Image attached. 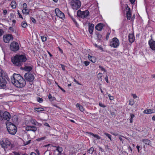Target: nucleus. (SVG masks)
<instances>
[{
  "instance_id": "obj_53",
  "label": "nucleus",
  "mask_w": 155,
  "mask_h": 155,
  "mask_svg": "<svg viewBox=\"0 0 155 155\" xmlns=\"http://www.w3.org/2000/svg\"><path fill=\"white\" fill-rule=\"evenodd\" d=\"M122 137H124V136H119V139L120 140L122 141V143H123V139H122Z\"/></svg>"
},
{
  "instance_id": "obj_32",
  "label": "nucleus",
  "mask_w": 155,
  "mask_h": 155,
  "mask_svg": "<svg viewBox=\"0 0 155 155\" xmlns=\"http://www.w3.org/2000/svg\"><path fill=\"white\" fill-rule=\"evenodd\" d=\"M32 68L30 66H26L25 68V70L28 71H30L32 70Z\"/></svg>"
},
{
  "instance_id": "obj_28",
  "label": "nucleus",
  "mask_w": 155,
  "mask_h": 155,
  "mask_svg": "<svg viewBox=\"0 0 155 155\" xmlns=\"http://www.w3.org/2000/svg\"><path fill=\"white\" fill-rule=\"evenodd\" d=\"M34 110L37 112L42 111L44 110V109L42 107H35L34 108Z\"/></svg>"
},
{
  "instance_id": "obj_61",
  "label": "nucleus",
  "mask_w": 155,
  "mask_h": 155,
  "mask_svg": "<svg viewBox=\"0 0 155 155\" xmlns=\"http://www.w3.org/2000/svg\"><path fill=\"white\" fill-rule=\"evenodd\" d=\"M111 133L112 134H113V135H114V136H117V135H118V134L117 133H114L112 132V133Z\"/></svg>"
},
{
  "instance_id": "obj_7",
  "label": "nucleus",
  "mask_w": 155,
  "mask_h": 155,
  "mask_svg": "<svg viewBox=\"0 0 155 155\" xmlns=\"http://www.w3.org/2000/svg\"><path fill=\"white\" fill-rule=\"evenodd\" d=\"M7 77V75L4 73L2 74V75H0V86L3 87L6 85L7 81L6 79Z\"/></svg>"
},
{
  "instance_id": "obj_5",
  "label": "nucleus",
  "mask_w": 155,
  "mask_h": 155,
  "mask_svg": "<svg viewBox=\"0 0 155 155\" xmlns=\"http://www.w3.org/2000/svg\"><path fill=\"white\" fill-rule=\"evenodd\" d=\"M81 3L79 0H73L71 2L72 8L74 9H78L81 6Z\"/></svg>"
},
{
  "instance_id": "obj_37",
  "label": "nucleus",
  "mask_w": 155,
  "mask_h": 155,
  "mask_svg": "<svg viewBox=\"0 0 155 155\" xmlns=\"http://www.w3.org/2000/svg\"><path fill=\"white\" fill-rule=\"evenodd\" d=\"M71 19H72V21H73V22H74L75 24L77 26H78V25L77 21H76L75 19L74 18H73L72 17H71Z\"/></svg>"
},
{
  "instance_id": "obj_64",
  "label": "nucleus",
  "mask_w": 155,
  "mask_h": 155,
  "mask_svg": "<svg viewBox=\"0 0 155 155\" xmlns=\"http://www.w3.org/2000/svg\"><path fill=\"white\" fill-rule=\"evenodd\" d=\"M30 155H37L34 152H32L31 153Z\"/></svg>"
},
{
  "instance_id": "obj_51",
  "label": "nucleus",
  "mask_w": 155,
  "mask_h": 155,
  "mask_svg": "<svg viewBox=\"0 0 155 155\" xmlns=\"http://www.w3.org/2000/svg\"><path fill=\"white\" fill-rule=\"evenodd\" d=\"M99 68L101 69V70L102 71H105V69L103 68V67H102L101 66H99Z\"/></svg>"
},
{
  "instance_id": "obj_11",
  "label": "nucleus",
  "mask_w": 155,
  "mask_h": 155,
  "mask_svg": "<svg viewBox=\"0 0 155 155\" xmlns=\"http://www.w3.org/2000/svg\"><path fill=\"white\" fill-rule=\"evenodd\" d=\"M25 77L26 80L30 82L33 81L34 79V75L29 73H26L25 75Z\"/></svg>"
},
{
  "instance_id": "obj_21",
  "label": "nucleus",
  "mask_w": 155,
  "mask_h": 155,
  "mask_svg": "<svg viewBox=\"0 0 155 155\" xmlns=\"http://www.w3.org/2000/svg\"><path fill=\"white\" fill-rule=\"evenodd\" d=\"M88 57L89 60L92 62L95 63L96 61V58L94 57L88 55Z\"/></svg>"
},
{
  "instance_id": "obj_23",
  "label": "nucleus",
  "mask_w": 155,
  "mask_h": 155,
  "mask_svg": "<svg viewBox=\"0 0 155 155\" xmlns=\"http://www.w3.org/2000/svg\"><path fill=\"white\" fill-rule=\"evenodd\" d=\"M142 141L145 144L148 145H151V142L150 140H148L144 139V140H143Z\"/></svg>"
},
{
  "instance_id": "obj_47",
  "label": "nucleus",
  "mask_w": 155,
  "mask_h": 155,
  "mask_svg": "<svg viewBox=\"0 0 155 155\" xmlns=\"http://www.w3.org/2000/svg\"><path fill=\"white\" fill-rule=\"evenodd\" d=\"M4 33V32L3 30L1 29H0V37Z\"/></svg>"
},
{
  "instance_id": "obj_50",
  "label": "nucleus",
  "mask_w": 155,
  "mask_h": 155,
  "mask_svg": "<svg viewBox=\"0 0 155 155\" xmlns=\"http://www.w3.org/2000/svg\"><path fill=\"white\" fill-rule=\"evenodd\" d=\"M99 105L100 106L102 107H106L105 105H104V104L101 103H99Z\"/></svg>"
},
{
  "instance_id": "obj_25",
  "label": "nucleus",
  "mask_w": 155,
  "mask_h": 155,
  "mask_svg": "<svg viewBox=\"0 0 155 155\" xmlns=\"http://www.w3.org/2000/svg\"><path fill=\"white\" fill-rule=\"evenodd\" d=\"M11 6L12 8H15L16 6V4L15 1L13 0L12 2L11 3Z\"/></svg>"
},
{
  "instance_id": "obj_17",
  "label": "nucleus",
  "mask_w": 155,
  "mask_h": 155,
  "mask_svg": "<svg viewBox=\"0 0 155 155\" xmlns=\"http://www.w3.org/2000/svg\"><path fill=\"white\" fill-rule=\"evenodd\" d=\"M103 26L104 25L103 24L101 23H99L96 25L95 28L98 31H101L102 30Z\"/></svg>"
},
{
  "instance_id": "obj_40",
  "label": "nucleus",
  "mask_w": 155,
  "mask_h": 155,
  "mask_svg": "<svg viewBox=\"0 0 155 155\" xmlns=\"http://www.w3.org/2000/svg\"><path fill=\"white\" fill-rule=\"evenodd\" d=\"M41 38L43 42L47 40L46 37L43 36H41Z\"/></svg>"
},
{
  "instance_id": "obj_63",
  "label": "nucleus",
  "mask_w": 155,
  "mask_h": 155,
  "mask_svg": "<svg viewBox=\"0 0 155 155\" xmlns=\"http://www.w3.org/2000/svg\"><path fill=\"white\" fill-rule=\"evenodd\" d=\"M14 155H19V153L15 152H14Z\"/></svg>"
},
{
  "instance_id": "obj_3",
  "label": "nucleus",
  "mask_w": 155,
  "mask_h": 155,
  "mask_svg": "<svg viewBox=\"0 0 155 155\" xmlns=\"http://www.w3.org/2000/svg\"><path fill=\"white\" fill-rule=\"evenodd\" d=\"M0 144L5 150L7 148H10L12 146V143L10 140L7 138L4 137L0 140Z\"/></svg>"
},
{
  "instance_id": "obj_49",
  "label": "nucleus",
  "mask_w": 155,
  "mask_h": 155,
  "mask_svg": "<svg viewBox=\"0 0 155 155\" xmlns=\"http://www.w3.org/2000/svg\"><path fill=\"white\" fill-rule=\"evenodd\" d=\"M27 7V4L25 3H24L23 5V9L26 8Z\"/></svg>"
},
{
  "instance_id": "obj_13",
  "label": "nucleus",
  "mask_w": 155,
  "mask_h": 155,
  "mask_svg": "<svg viewBox=\"0 0 155 155\" xmlns=\"http://www.w3.org/2000/svg\"><path fill=\"white\" fill-rule=\"evenodd\" d=\"M2 117L3 119L9 121L10 119L11 116L8 112L5 111L3 114Z\"/></svg>"
},
{
  "instance_id": "obj_55",
  "label": "nucleus",
  "mask_w": 155,
  "mask_h": 155,
  "mask_svg": "<svg viewBox=\"0 0 155 155\" xmlns=\"http://www.w3.org/2000/svg\"><path fill=\"white\" fill-rule=\"evenodd\" d=\"M58 48L60 52L62 54H63V51L59 47H58Z\"/></svg>"
},
{
  "instance_id": "obj_39",
  "label": "nucleus",
  "mask_w": 155,
  "mask_h": 155,
  "mask_svg": "<svg viewBox=\"0 0 155 155\" xmlns=\"http://www.w3.org/2000/svg\"><path fill=\"white\" fill-rule=\"evenodd\" d=\"M134 103V101L133 100H130L129 101V104L131 106L133 105Z\"/></svg>"
},
{
  "instance_id": "obj_44",
  "label": "nucleus",
  "mask_w": 155,
  "mask_h": 155,
  "mask_svg": "<svg viewBox=\"0 0 155 155\" xmlns=\"http://www.w3.org/2000/svg\"><path fill=\"white\" fill-rule=\"evenodd\" d=\"M97 37L99 40H101L102 39V36L100 34H97Z\"/></svg>"
},
{
  "instance_id": "obj_15",
  "label": "nucleus",
  "mask_w": 155,
  "mask_h": 155,
  "mask_svg": "<svg viewBox=\"0 0 155 155\" xmlns=\"http://www.w3.org/2000/svg\"><path fill=\"white\" fill-rule=\"evenodd\" d=\"M25 129L27 131H32L34 132H35L37 130V128L34 126H27L26 127Z\"/></svg>"
},
{
  "instance_id": "obj_34",
  "label": "nucleus",
  "mask_w": 155,
  "mask_h": 155,
  "mask_svg": "<svg viewBox=\"0 0 155 155\" xmlns=\"http://www.w3.org/2000/svg\"><path fill=\"white\" fill-rule=\"evenodd\" d=\"M56 150H57L59 152V153L60 154L61 153L62 151V149L60 147H57Z\"/></svg>"
},
{
  "instance_id": "obj_54",
  "label": "nucleus",
  "mask_w": 155,
  "mask_h": 155,
  "mask_svg": "<svg viewBox=\"0 0 155 155\" xmlns=\"http://www.w3.org/2000/svg\"><path fill=\"white\" fill-rule=\"evenodd\" d=\"M105 79L106 82L107 83H109L108 81V76H107L105 78Z\"/></svg>"
},
{
  "instance_id": "obj_48",
  "label": "nucleus",
  "mask_w": 155,
  "mask_h": 155,
  "mask_svg": "<svg viewBox=\"0 0 155 155\" xmlns=\"http://www.w3.org/2000/svg\"><path fill=\"white\" fill-rule=\"evenodd\" d=\"M0 73L1 74L0 75H2V74H3V73H4L5 74H7L5 72L1 69H0Z\"/></svg>"
},
{
  "instance_id": "obj_24",
  "label": "nucleus",
  "mask_w": 155,
  "mask_h": 155,
  "mask_svg": "<svg viewBox=\"0 0 155 155\" xmlns=\"http://www.w3.org/2000/svg\"><path fill=\"white\" fill-rule=\"evenodd\" d=\"M88 134H89L91 135L93 137H94L95 138H96L98 140H99L101 138L97 134H94L93 133L91 132L89 133Z\"/></svg>"
},
{
  "instance_id": "obj_60",
  "label": "nucleus",
  "mask_w": 155,
  "mask_h": 155,
  "mask_svg": "<svg viewBox=\"0 0 155 155\" xmlns=\"http://www.w3.org/2000/svg\"><path fill=\"white\" fill-rule=\"evenodd\" d=\"M31 19L33 22L34 23L35 22V20L34 18H32Z\"/></svg>"
},
{
  "instance_id": "obj_12",
  "label": "nucleus",
  "mask_w": 155,
  "mask_h": 155,
  "mask_svg": "<svg viewBox=\"0 0 155 155\" xmlns=\"http://www.w3.org/2000/svg\"><path fill=\"white\" fill-rule=\"evenodd\" d=\"M55 12L56 15L58 17L62 19L64 18V14L58 8H56L55 10Z\"/></svg>"
},
{
  "instance_id": "obj_16",
  "label": "nucleus",
  "mask_w": 155,
  "mask_h": 155,
  "mask_svg": "<svg viewBox=\"0 0 155 155\" xmlns=\"http://www.w3.org/2000/svg\"><path fill=\"white\" fill-rule=\"evenodd\" d=\"M94 25L93 24H89L88 30L90 34H91L93 32Z\"/></svg>"
},
{
  "instance_id": "obj_62",
  "label": "nucleus",
  "mask_w": 155,
  "mask_h": 155,
  "mask_svg": "<svg viewBox=\"0 0 155 155\" xmlns=\"http://www.w3.org/2000/svg\"><path fill=\"white\" fill-rule=\"evenodd\" d=\"M137 150H138V152H139V148H140V147L139 146H138L137 145L136 147Z\"/></svg>"
},
{
  "instance_id": "obj_59",
  "label": "nucleus",
  "mask_w": 155,
  "mask_h": 155,
  "mask_svg": "<svg viewBox=\"0 0 155 155\" xmlns=\"http://www.w3.org/2000/svg\"><path fill=\"white\" fill-rule=\"evenodd\" d=\"M18 16L19 18H21L22 19H23L22 16L20 14H19Z\"/></svg>"
},
{
  "instance_id": "obj_46",
  "label": "nucleus",
  "mask_w": 155,
  "mask_h": 155,
  "mask_svg": "<svg viewBox=\"0 0 155 155\" xmlns=\"http://www.w3.org/2000/svg\"><path fill=\"white\" fill-rule=\"evenodd\" d=\"M84 63L86 66H87L89 65L90 62L87 61H85L84 62Z\"/></svg>"
},
{
  "instance_id": "obj_1",
  "label": "nucleus",
  "mask_w": 155,
  "mask_h": 155,
  "mask_svg": "<svg viewBox=\"0 0 155 155\" xmlns=\"http://www.w3.org/2000/svg\"><path fill=\"white\" fill-rule=\"evenodd\" d=\"M11 79L12 82L17 87H22L25 85V79L19 74H14Z\"/></svg>"
},
{
  "instance_id": "obj_42",
  "label": "nucleus",
  "mask_w": 155,
  "mask_h": 155,
  "mask_svg": "<svg viewBox=\"0 0 155 155\" xmlns=\"http://www.w3.org/2000/svg\"><path fill=\"white\" fill-rule=\"evenodd\" d=\"M30 121L32 124L36 125V122L35 120L33 119H31L30 120Z\"/></svg>"
},
{
  "instance_id": "obj_30",
  "label": "nucleus",
  "mask_w": 155,
  "mask_h": 155,
  "mask_svg": "<svg viewBox=\"0 0 155 155\" xmlns=\"http://www.w3.org/2000/svg\"><path fill=\"white\" fill-rule=\"evenodd\" d=\"M102 74L101 73H99L97 74V78L99 80H100L101 81H102Z\"/></svg>"
},
{
  "instance_id": "obj_10",
  "label": "nucleus",
  "mask_w": 155,
  "mask_h": 155,
  "mask_svg": "<svg viewBox=\"0 0 155 155\" xmlns=\"http://www.w3.org/2000/svg\"><path fill=\"white\" fill-rule=\"evenodd\" d=\"M3 40L4 42L8 43L10 41H12L13 39L12 35L11 34H6L3 36Z\"/></svg>"
},
{
  "instance_id": "obj_14",
  "label": "nucleus",
  "mask_w": 155,
  "mask_h": 155,
  "mask_svg": "<svg viewBox=\"0 0 155 155\" xmlns=\"http://www.w3.org/2000/svg\"><path fill=\"white\" fill-rule=\"evenodd\" d=\"M150 48L153 50H155V41L151 38L148 41Z\"/></svg>"
},
{
  "instance_id": "obj_36",
  "label": "nucleus",
  "mask_w": 155,
  "mask_h": 155,
  "mask_svg": "<svg viewBox=\"0 0 155 155\" xmlns=\"http://www.w3.org/2000/svg\"><path fill=\"white\" fill-rule=\"evenodd\" d=\"M104 134L111 141H112V139L111 138V136L110 134L106 133H104Z\"/></svg>"
},
{
  "instance_id": "obj_56",
  "label": "nucleus",
  "mask_w": 155,
  "mask_h": 155,
  "mask_svg": "<svg viewBox=\"0 0 155 155\" xmlns=\"http://www.w3.org/2000/svg\"><path fill=\"white\" fill-rule=\"evenodd\" d=\"M31 141V140H28V141H27L26 142V143H25V144L26 145H28V144H29V143H30V141Z\"/></svg>"
},
{
  "instance_id": "obj_8",
  "label": "nucleus",
  "mask_w": 155,
  "mask_h": 155,
  "mask_svg": "<svg viewBox=\"0 0 155 155\" xmlns=\"http://www.w3.org/2000/svg\"><path fill=\"white\" fill-rule=\"evenodd\" d=\"M10 48L11 50L14 52L17 51L19 48L18 43L15 41H13L11 43Z\"/></svg>"
},
{
  "instance_id": "obj_6",
  "label": "nucleus",
  "mask_w": 155,
  "mask_h": 155,
  "mask_svg": "<svg viewBox=\"0 0 155 155\" xmlns=\"http://www.w3.org/2000/svg\"><path fill=\"white\" fill-rule=\"evenodd\" d=\"M120 45V42L118 39L116 38H114L112 39L110 42V46L114 48L118 47Z\"/></svg>"
},
{
  "instance_id": "obj_58",
  "label": "nucleus",
  "mask_w": 155,
  "mask_h": 155,
  "mask_svg": "<svg viewBox=\"0 0 155 155\" xmlns=\"http://www.w3.org/2000/svg\"><path fill=\"white\" fill-rule=\"evenodd\" d=\"M61 68H62V69L64 71V66L62 64H61Z\"/></svg>"
},
{
  "instance_id": "obj_31",
  "label": "nucleus",
  "mask_w": 155,
  "mask_h": 155,
  "mask_svg": "<svg viewBox=\"0 0 155 155\" xmlns=\"http://www.w3.org/2000/svg\"><path fill=\"white\" fill-rule=\"evenodd\" d=\"M94 149L93 148L91 147L89 150H88L87 152L89 153L92 154L94 151Z\"/></svg>"
},
{
  "instance_id": "obj_43",
  "label": "nucleus",
  "mask_w": 155,
  "mask_h": 155,
  "mask_svg": "<svg viewBox=\"0 0 155 155\" xmlns=\"http://www.w3.org/2000/svg\"><path fill=\"white\" fill-rule=\"evenodd\" d=\"M45 137H42L41 138H40L37 139V141H41L43 140H44V139H45Z\"/></svg>"
},
{
  "instance_id": "obj_22",
  "label": "nucleus",
  "mask_w": 155,
  "mask_h": 155,
  "mask_svg": "<svg viewBox=\"0 0 155 155\" xmlns=\"http://www.w3.org/2000/svg\"><path fill=\"white\" fill-rule=\"evenodd\" d=\"M76 107L77 108H78L81 111L83 112L84 110V108L83 106L81 105L79 103H77L76 104Z\"/></svg>"
},
{
  "instance_id": "obj_38",
  "label": "nucleus",
  "mask_w": 155,
  "mask_h": 155,
  "mask_svg": "<svg viewBox=\"0 0 155 155\" xmlns=\"http://www.w3.org/2000/svg\"><path fill=\"white\" fill-rule=\"evenodd\" d=\"M9 29L10 31V32L11 33H13L15 32V31L14 30V28L12 27H10L9 28Z\"/></svg>"
},
{
  "instance_id": "obj_20",
  "label": "nucleus",
  "mask_w": 155,
  "mask_h": 155,
  "mask_svg": "<svg viewBox=\"0 0 155 155\" xmlns=\"http://www.w3.org/2000/svg\"><path fill=\"white\" fill-rule=\"evenodd\" d=\"M155 110L154 109H147L144 110L143 112L146 114H150L153 113L154 112Z\"/></svg>"
},
{
  "instance_id": "obj_35",
  "label": "nucleus",
  "mask_w": 155,
  "mask_h": 155,
  "mask_svg": "<svg viewBox=\"0 0 155 155\" xmlns=\"http://www.w3.org/2000/svg\"><path fill=\"white\" fill-rule=\"evenodd\" d=\"M21 25L23 28H25L27 27V24L25 21H23L21 23Z\"/></svg>"
},
{
  "instance_id": "obj_9",
  "label": "nucleus",
  "mask_w": 155,
  "mask_h": 155,
  "mask_svg": "<svg viewBox=\"0 0 155 155\" xmlns=\"http://www.w3.org/2000/svg\"><path fill=\"white\" fill-rule=\"evenodd\" d=\"M89 13V12L88 10H86L84 11H78L77 12V15L82 18H84L88 16Z\"/></svg>"
},
{
  "instance_id": "obj_19",
  "label": "nucleus",
  "mask_w": 155,
  "mask_h": 155,
  "mask_svg": "<svg viewBox=\"0 0 155 155\" xmlns=\"http://www.w3.org/2000/svg\"><path fill=\"white\" fill-rule=\"evenodd\" d=\"M131 14L132 13L130 11V8H128V11L126 14L127 18V20H129L130 19Z\"/></svg>"
},
{
  "instance_id": "obj_52",
  "label": "nucleus",
  "mask_w": 155,
  "mask_h": 155,
  "mask_svg": "<svg viewBox=\"0 0 155 155\" xmlns=\"http://www.w3.org/2000/svg\"><path fill=\"white\" fill-rule=\"evenodd\" d=\"M131 95L134 99L136 98L137 97V96L135 94H132Z\"/></svg>"
},
{
  "instance_id": "obj_26",
  "label": "nucleus",
  "mask_w": 155,
  "mask_h": 155,
  "mask_svg": "<svg viewBox=\"0 0 155 155\" xmlns=\"http://www.w3.org/2000/svg\"><path fill=\"white\" fill-rule=\"evenodd\" d=\"M22 12L23 14L28 15L29 14V10L28 9H23L22 10Z\"/></svg>"
},
{
  "instance_id": "obj_57",
  "label": "nucleus",
  "mask_w": 155,
  "mask_h": 155,
  "mask_svg": "<svg viewBox=\"0 0 155 155\" xmlns=\"http://www.w3.org/2000/svg\"><path fill=\"white\" fill-rule=\"evenodd\" d=\"M131 3L132 4H134L135 1V0H130Z\"/></svg>"
},
{
  "instance_id": "obj_18",
  "label": "nucleus",
  "mask_w": 155,
  "mask_h": 155,
  "mask_svg": "<svg viewBox=\"0 0 155 155\" xmlns=\"http://www.w3.org/2000/svg\"><path fill=\"white\" fill-rule=\"evenodd\" d=\"M134 37L133 34H130L129 35V40L130 42L132 43L134 40Z\"/></svg>"
},
{
  "instance_id": "obj_27",
  "label": "nucleus",
  "mask_w": 155,
  "mask_h": 155,
  "mask_svg": "<svg viewBox=\"0 0 155 155\" xmlns=\"http://www.w3.org/2000/svg\"><path fill=\"white\" fill-rule=\"evenodd\" d=\"M94 46L97 48L99 50H101V51H104L103 48L101 46L98 45L96 44H94Z\"/></svg>"
},
{
  "instance_id": "obj_41",
  "label": "nucleus",
  "mask_w": 155,
  "mask_h": 155,
  "mask_svg": "<svg viewBox=\"0 0 155 155\" xmlns=\"http://www.w3.org/2000/svg\"><path fill=\"white\" fill-rule=\"evenodd\" d=\"M37 100L38 102L40 103L42 102L43 101L42 99L41 98H40L39 97H38L37 98Z\"/></svg>"
},
{
  "instance_id": "obj_29",
  "label": "nucleus",
  "mask_w": 155,
  "mask_h": 155,
  "mask_svg": "<svg viewBox=\"0 0 155 155\" xmlns=\"http://www.w3.org/2000/svg\"><path fill=\"white\" fill-rule=\"evenodd\" d=\"M48 98L51 101H53L55 100V98L54 97H52L51 94H49Z\"/></svg>"
},
{
  "instance_id": "obj_45",
  "label": "nucleus",
  "mask_w": 155,
  "mask_h": 155,
  "mask_svg": "<svg viewBox=\"0 0 155 155\" xmlns=\"http://www.w3.org/2000/svg\"><path fill=\"white\" fill-rule=\"evenodd\" d=\"M108 96L109 97L110 100H113L114 99V97L111 96L110 94L108 95Z\"/></svg>"
},
{
  "instance_id": "obj_33",
  "label": "nucleus",
  "mask_w": 155,
  "mask_h": 155,
  "mask_svg": "<svg viewBox=\"0 0 155 155\" xmlns=\"http://www.w3.org/2000/svg\"><path fill=\"white\" fill-rule=\"evenodd\" d=\"M130 119L129 120L130 123H132L133 122V119L134 117L135 116L134 114H130Z\"/></svg>"
},
{
  "instance_id": "obj_2",
  "label": "nucleus",
  "mask_w": 155,
  "mask_h": 155,
  "mask_svg": "<svg viewBox=\"0 0 155 155\" xmlns=\"http://www.w3.org/2000/svg\"><path fill=\"white\" fill-rule=\"evenodd\" d=\"M27 60L25 56L23 55L16 54L12 58V61L15 66H20L23 62Z\"/></svg>"
},
{
  "instance_id": "obj_4",
  "label": "nucleus",
  "mask_w": 155,
  "mask_h": 155,
  "mask_svg": "<svg viewBox=\"0 0 155 155\" xmlns=\"http://www.w3.org/2000/svg\"><path fill=\"white\" fill-rule=\"evenodd\" d=\"M7 128L9 134L14 135L16 133L17 128L13 124L8 122L6 123Z\"/></svg>"
}]
</instances>
